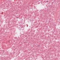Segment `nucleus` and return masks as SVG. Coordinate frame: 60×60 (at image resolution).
<instances>
[{"instance_id": "nucleus-1", "label": "nucleus", "mask_w": 60, "mask_h": 60, "mask_svg": "<svg viewBox=\"0 0 60 60\" xmlns=\"http://www.w3.org/2000/svg\"><path fill=\"white\" fill-rule=\"evenodd\" d=\"M47 2H48V1H47Z\"/></svg>"}]
</instances>
